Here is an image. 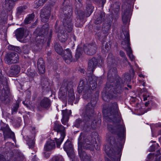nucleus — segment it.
I'll list each match as a JSON object with an SVG mask.
<instances>
[{
  "mask_svg": "<svg viewBox=\"0 0 161 161\" xmlns=\"http://www.w3.org/2000/svg\"><path fill=\"white\" fill-rule=\"evenodd\" d=\"M89 82L90 87L92 90L95 89L97 86V82L95 78H93L92 76H90L88 78Z\"/></svg>",
  "mask_w": 161,
  "mask_h": 161,
  "instance_id": "nucleus-27",
  "label": "nucleus"
},
{
  "mask_svg": "<svg viewBox=\"0 0 161 161\" xmlns=\"http://www.w3.org/2000/svg\"><path fill=\"white\" fill-rule=\"evenodd\" d=\"M39 65L41 66L44 65V63L43 58H39L37 61V66Z\"/></svg>",
  "mask_w": 161,
  "mask_h": 161,
  "instance_id": "nucleus-46",
  "label": "nucleus"
},
{
  "mask_svg": "<svg viewBox=\"0 0 161 161\" xmlns=\"http://www.w3.org/2000/svg\"><path fill=\"white\" fill-rule=\"evenodd\" d=\"M130 43L128 42L127 44V47H123V48L126 50L127 55L132 53V51L130 46Z\"/></svg>",
  "mask_w": 161,
  "mask_h": 161,
  "instance_id": "nucleus-39",
  "label": "nucleus"
},
{
  "mask_svg": "<svg viewBox=\"0 0 161 161\" xmlns=\"http://www.w3.org/2000/svg\"><path fill=\"white\" fill-rule=\"evenodd\" d=\"M55 161H64V159L61 157H56L55 159Z\"/></svg>",
  "mask_w": 161,
  "mask_h": 161,
  "instance_id": "nucleus-53",
  "label": "nucleus"
},
{
  "mask_svg": "<svg viewBox=\"0 0 161 161\" xmlns=\"http://www.w3.org/2000/svg\"><path fill=\"white\" fill-rule=\"evenodd\" d=\"M123 79L124 80V82L127 83L129 82L131 80V77L129 73L125 74L124 75Z\"/></svg>",
  "mask_w": 161,
  "mask_h": 161,
  "instance_id": "nucleus-37",
  "label": "nucleus"
},
{
  "mask_svg": "<svg viewBox=\"0 0 161 161\" xmlns=\"http://www.w3.org/2000/svg\"><path fill=\"white\" fill-rule=\"evenodd\" d=\"M127 55L129 57V58L131 61H132L134 60V57L132 53L128 54Z\"/></svg>",
  "mask_w": 161,
  "mask_h": 161,
  "instance_id": "nucleus-55",
  "label": "nucleus"
},
{
  "mask_svg": "<svg viewBox=\"0 0 161 161\" xmlns=\"http://www.w3.org/2000/svg\"><path fill=\"white\" fill-rule=\"evenodd\" d=\"M69 101L71 102H72L75 99V96L73 90H71V91H69Z\"/></svg>",
  "mask_w": 161,
  "mask_h": 161,
  "instance_id": "nucleus-36",
  "label": "nucleus"
},
{
  "mask_svg": "<svg viewBox=\"0 0 161 161\" xmlns=\"http://www.w3.org/2000/svg\"><path fill=\"white\" fill-rule=\"evenodd\" d=\"M69 0H64L62 3L63 23L65 30L70 32L72 29L73 24L72 23V9L69 5Z\"/></svg>",
  "mask_w": 161,
  "mask_h": 161,
  "instance_id": "nucleus-3",
  "label": "nucleus"
},
{
  "mask_svg": "<svg viewBox=\"0 0 161 161\" xmlns=\"http://www.w3.org/2000/svg\"><path fill=\"white\" fill-rule=\"evenodd\" d=\"M56 51L59 54H62V49L61 48H55Z\"/></svg>",
  "mask_w": 161,
  "mask_h": 161,
  "instance_id": "nucleus-54",
  "label": "nucleus"
},
{
  "mask_svg": "<svg viewBox=\"0 0 161 161\" xmlns=\"http://www.w3.org/2000/svg\"><path fill=\"white\" fill-rule=\"evenodd\" d=\"M18 60V54L13 52L7 53L5 57V60L8 64L17 63Z\"/></svg>",
  "mask_w": 161,
  "mask_h": 161,
  "instance_id": "nucleus-10",
  "label": "nucleus"
},
{
  "mask_svg": "<svg viewBox=\"0 0 161 161\" xmlns=\"http://www.w3.org/2000/svg\"><path fill=\"white\" fill-rule=\"evenodd\" d=\"M26 6H21L17 8V11L16 15L17 16H19L21 14L24 12L25 10L27 8Z\"/></svg>",
  "mask_w": 161,
  "mask_h": 161,
  "instance_id": "nucleus-32",
  "label": "nucleus"
},
{
  "mask_svg": "<svg viewBox=\"0 0 161 161\" xmlns=\"http://www.w3.org/2000/svg\"><path fill=\"white\" fill-rule=\"evenodd\" d=\"M50 13V10L49 8H43L41 10L40 17L42 22H47L48 20Z\"/></svg>",
  "mask_w": 161,
  "mask_h": 161,
  "instance_id": "nucleus-15",
  "label": "nucleus"
},
{
  "mask_svg": "<svg viewBox=\"0 0 161 161\" xmlns=\"http://www.w3.org/2000/svg\"><path fill=\"white\" fill-rule=\"evenodd\" d=\"M39 72L40 74H43L45 73V65H42V66L39 65L37 66Z\"/></svg>",
  "mask_w": 161,
  "mask_h": 161,
  "instance_id": "nucleus-41",
  "label": "nucleus"
},
{
  "mask_svg": "<svg viewBox=\"0 0 161 161\" xmlns=\"http://www.w3.org/2000/svg\"><path fill=\"white\" fill-rule=\"evenodd\" d=\"M143 100L144 101H146L147 100V97L146 95H143ZM149 96H148L147 97H149Z\"/></svg>",
  "mask_w": 161,
  "mask_h": 161,
  "instance_id": "nucleus-59",
  "label": "nucleus"
},
{
  "mask_svg": "<svg viewBox=\"0 0 161 161\" xmlns=\"http://www.w3.org/2000/svg\"><path fill=\"white\" fill-rule=\"evenodd\" d=\"M103 49L104 51L106 52L108 51L109 49V46L107 42L103 43Z\"/></svg>",
  "mask_w": 161,
  "mask_h": 161,
  "instance_id": "nucleus-42",
  "label": "nucleus"
},
{
  "mask_svg": "<svg viewBox=\"0 0 161 161\" xmlns=\"http://www.w3.org/2000/svg\"><path fill=\"white\" fill-rule=\"evenodd\" d=\"M27 48V47L26 46H24L23 47V50L24 51V53H28V49H27L26 51H25V49Z\"/></svg>",
  "mask_w": 161,
  "mask_h": 161,
  "instance_id": "nucleus-57",
  "label": "nucleus"
},
{
  "mask_svg": "<svg viewBox=\"0 0 161 161\" xmlns=\"http://www.w3.org/2000/svg\"><path fill=\"white\" fill-rule=\"evenodd\" d=\"M130 11L127 10L122 15V20L124 24H125L129 20Z\"/></svg>",
  "mask_w": 161,
  "mask_h": 161,
  "instance_id": "nucleus-29",
  "label": "nucleus"
},
{
  "mask_svg": "<svg viewBox=\"0 0 161 161\" xmlns=\"http://www.w3.org/2000/svg\"><path fill=\"white\" fill-rule=\"evenodd\" d=\"M78 2L76 4L75 7L77 11H79L78 9H79L81 7H82V4L81 3V1H78Z\"/></svg>",
  "mask_w": 161,
  "mask_h": 161,
  "instance_id": "nucleus-47",
  "label": "nucleus"
},
{
  "mask_svg": "<svg viewBox=\"0 0 161 161\" xmlns=\"http://www.w3.org/2000/svg\"><path fill=\"white\" fill-rule=\"evenodd\" d=\"M84 82L83 80L80 81L79 86L77 88V91L79 93L83 92V97L84 98L87 99L88 97L90 96L91 93V90L88 85H84Z\"/></svg>",
  "mask_w": 161,
  "mask_h": 161,
  "instance_id": "nucleus-9",
  "label": "nucleus"
},
{
  "mask_svg": "<svg viewBox=\"0 0 161 161\" xmlns=\"http://www.w3.org/2000/svg\"><path fill=\"white\" fill-rule=\"evenodd\" d=\"M97 64V59L95 58H92L89 60L88 62L87 69L88 73L91 75L93 74Z\"/></svg>",
  "mask_w": 161,
  "mask_h": 161,
  "instance_id": "nucleus-12",
  "label": "nucleus"
},
{
  "mask_svg": "<svg viewBox=\"0 0 161 161\" xmlns=\"http://www.w3.org/2000/svg\"><path fill=\"white\" fill-rule=\"evenodd\" d=\"M119 54L120 56L124 58V59L126 61H127V59L125 56V54L124 52L123 51H120L119 52Z\"/></svg>",
  "mask_w": 161,
  "mask_h": 161,
  "instance_id": "nucleus-48",
  "label": "nucleus"
},
{
  "mask_svg": "<svg viewBox=\"0 0 161 161\" xmlns=\"http://www.w3.org/2000/svg\"><path fill=\"white\" fill-rule=\"evenodd\" d=\"M95 103V102H93V103L91 102L84 107L82 113L83 120V121L80 118L77 119L75 121V126L77 127L86 128L90 126L94 113V108Z\"/></svg>",
  "mask_w": 161,
  "mask_h": 161,
  "instance_id": "nucleus-2",
  "label": "nucleus"
},
{
  "mask_svg": "<svg viewBox=\"0 0 161 161\" xmlns=\"http://www.w3.org/2000/svg\"><path fill=\"white\" fill-rule=\"evenodd\" d=\"M53 130L57 131L58 133H59L61 136L59 138H55L57 144V147L59 148L65 136V128L62 125L59 124L57 121H56L54 123Z\"/></svg>",
  "mask_w": 161,
  "mask_h": 161,
  "instance_id": "nucleus-6",
  "label": "nucleus"
},
{
  "mask_svg": "<svg viewBox=\"0 0 161 161\" xmlns=\"http://www.w3.org/2000/svg\"><path fill=\"white\" fill-rule=\"evenodd\" d=\"M103 33L104 34L105 37H106L108 34V31L109 30H107L106 29H102Z\"/></svg>",
  "mask_w": 161,
  "mask_h": 161,
  "instance_id": "nucleus-52",
  "label": "nucleus"
},
{
  "mask_svg": "<svg viewBox=\"0 0 161 161\" xmlns=\"http://www.w3.org/2000/svg\"><path fill=\"white\" fill-rule=\"evenodd\" d=\"M40 106L44 108H48L51 105L50 100L47 97H44L41 101L40 103Z\"/></svg>",
  "mask_w": 161,
  "mask_h": 161,
  "instance_id": "nucleus-23",
  "label": "nucleus"
},
{
  "mask_svg": "<svg viewBox=\"0 0 161 161\" xmlns=\"http://www.w3.org/2000/svg\"><path fill=\"white\" fill-rule=\"evenodd\" d=\"M0 161H6L4 156L1 154H0Z\"/></svg>",
  "mask_w": 161,
  "mask_h": 161,
  "instance_id": "nucleus-56",
  "label": "nucleus"
},
{
  "mask_svg": "<svg viewBox=\"0 0 161 161\" xmlns=\"http://www.w3.org/2000/svg\"><path fill=\"white\" fill-rule=\"evenodd\" d=\"M34 17V15L33 14H29L28 17L25 20V24H28L31 22Z\"/></svg>",
  "mask_w": 161,
  "mask_h": 161,
  "instance_id": "nucleus-33",
  "label": "nucleus"
},
{
  "mask_svg": "<svg viewBox=\"0 0 161 161\" xmlns=\"http://www.w3.org/2000/svg\"><path fill=\"white\" fill-rule=\"evenodd\" d=\"M46 41L47 39L45 38L43 36H38L36 38V42L38 45L39 44L42 45L46 42Z\"/></svg>",
  "mask_w": 161,
  "mask_h": 161,
  "instance_id": "nucleus-28",
  "label": "nucleus"
},
{
  "mask_svg": "<svg viewBox=\"0 0 161 161\" xmlns=\"http://www.w3.org/2000/svg\"><path fill=\"white\" fill-rule=\"evenodd\" d=\"M41 84L42 87L44 88H45V86H46V87H47V86L48 84V83L46 79H44V80H42Z\"/></svg>",
  "mask_w": 161,
  "mask_h": 161,
  "instance_id": "nucleus-44",
  "label": "nucleus"
},
{
  "mask_svg": "<svg viewBox=\"0 0 161 161\" xmlns=\"http://www.w3.org/2000/svg\"><path fill=\"white\" fill-rule=\"evenodd\" d=\"M71 113L70 110L65 109L62 110L63 118L61 119V121L63 125H67V126H68L67 122L68 121L69 116Z\"/></svg>",
  "mask_w": 161,
  "mask_h": 161,
  "instance_id": "nucleus-18",
  "label": "nucleus"
},
{
  "mask_svg": "<svg viewBox=\"0 0 161 161\" xmlns=\"http://www.w3.org/2000/svg\"><path fill=\"white\" fill-rule=\"evenodd\" d=\"M155 150V147L153 146H152L150 147V151L153 152Z\"/></svg>",
  "mask_w": 161,
  "mask_h": 161,
  "instance_id": "nucleus-58",
  "label": "nucleus"
},
{
  "mask_svg": "<svg viewBox=\"0 0 161 161\" xmlns=\"http://www.w3.org/2000/svg\"><path fill=\"white\" fill-rule=\"evenodd\" d=\"M149 103V102H146L145 104V106L146 107L147 106Z\"/></svg>",
  "mask_w": 161,
  "mask_h": 161,
  "instance_id": "nucleus-64",
  "label": "nucleus"
},
{
  "mask_svg": "<svg viewBox=\"0 0 161 161\" xmlns=\"http://www.w3.org/2000/svg\"><path fill=\"white\" fill-rule=\"evenodd\" d=\"M96 144V142L94 141V139H92V138H85L83 136H80L78 139V147L82 149V147L85 149H88L91 150H93L95 147V144Z\"/></svg>",
  "mask_w": 161,
  "mask_h": 161,
  "instance_id": "nucleus-5",
  "label": "nucleus"
},
{
  "mask_svg": "<svg viewBox=\"0 0 161 161\" xmlns=\"http://www.w3.org/2000/svg\"><path fill=\"white\" fill-rule=\"evenodd\" d=\"M83 53V51L82 48L78 47L77 49L75 55V57L77 59L81 56Z\"/></svg>",
  "mask_w": 161,
  "mask_h": 161,
  "instance_id": "nucleus-34",
  "label": "nucleus"
},
{
  "mask_svg": "<svg viewBox=\"0 0 161 161\" xmlns=\"http://www.w3.org/2000/svg\"><path fill=\"white\" fill-rule=\"evenodd\" d=\"M157 153L156 154V156H157L160 154V150H157Z\"/></svg>",
  "mask_w": 161,
  "mask_h": 161,
  "instance_id": "nucleus-60",
  "label": "nucleus"
},
{
  "mask_svg": "<svg viewBox=\"0 0 161 161\" xmlns=\"http://www.w3.org/2000/svg\"><path fill=\"white\" fill-rule=\"evenodd\" d=\"M111 25V23L110 21L108 22H105L103 23V26L102 29H106L107 30H109L110 29Z\"/></svg>",
  "mask_w": 161,
  "mask_h": 161,
  "instance_id": "nucleus-38",
  "label": "nucleus"
},
{
  "mask_svg": "<svg viewBox=\"0 0 161 161\" xmlns=\"http://www.w3.org/2000/svg\"><path fill=\"white\" fill-rule=\"evenodd\" d=\"M8 48L9 50L14 51L19 53H20L21 52L20 48L19 47L12 45H9Z\"/></svg>",
  "mask_w": 161,
  "mask_h": 161,
  "instance_id": "nucleus-35",
  "label": "nucleus"
},
{
  "mask_svg": "<svg viewBox=\"0 0 161 161\" xmlns=\"http://www.w3.org/2000/svg\"><path fill=\"white\" fill-rule=\"evenodd\" d=\"M0 90L2 91L3 93L0 96L1 101L5 104H9L12 98L10 93L8 84L3 86L0 85Z\"/></svg>",
  "mask_w": 161,
  "mask_h": 161,
  "instance_id": "nucleus-7",
  "label": "nucleus"
},
{
  "mask_svg": "<svg viewBox=\"0 0 161 161\" xmlns=\"http://www.w3.org/2000/svg\"><path fill=\"white\" fill-rule=\"evenodd\" d=\"M112 7L113 8V9H114V10H115L116 12L119 11L120 7L118 5V3H117L114 4L113 5Z\"/></svg>",
  "mask_w": 161,
  "mask_h": 161,
  "instance_id": "nucleus-45",
  "label": "nucleus"
},
{
  "mask_svg": "<svg viewBox=\"0 0 161 161\" xmlns=\"http://www.w3.org/2000/svg\"><path fill=\"white\" fill-rule=\"evenodd\" d=\"M155 161H160V157H156L155 158Z\"/></svg>",
  "mask_w": 161,
  "mask_h": 161,
  "instance_id": "nucleus-61",
  "label": "nucleus"
},
{
  "mask_svg": "<svg viewBox=\"0 0 161 161\" xmlns=\"http://www.w3.org/2000/svg\"><path fill=\"white\" fill-rule=\"evenodd\" d=\"M78 150L79 156L83 161H91V157L87 155L82 149L79 147Z\"/></svg>",
  "mask_w": 161,
  "mask_h": 161,
  "instance_id": "nucleus-22",
  "label": "nucleus"
},
{
  "mask_svg": "<svg viewBox=\"0 0 161 161\" xmlns=\"http://www.w3.org/2000/svg\"><path fill=\"white\" fill-rule=\"evenodd\" d=\"M0 126L1 130L3 132L4 138L5 140L9 138H14V134L9 129L8 125L2 122L0 123Z\"/></svg>",
  "mask_w": 161,
  "mask_h": 161,
  "instance_id": "nucleus-8",
  "label": "nucleus"
},
{
  "mask_svg": "<svg viewBox=\"0 0 161 161\" xmlns=\"http://www.w3.org/2000/svg\"><path fill=\"white\" fill-rule=\"evenodd\" d=\"M105 19V13L103 12H101L97 15L95 20V23L96 24H100L103 22Z\"/></svg>",
  "mask_w": 161,
  "mask_h": 161,
  "instance_id": "nucleus-25",
  "label": "nucleus"
},
{
  "mask_svg": "<svg viewBox=\"0 0 161 161\" xmlns=\"http://www.w3.org/2000/svg\"><path fill=\"white\" fill-rule=\"evenodd\" d=\"M20 70V67L18 65H12L8 73V75L11 77L16 76L19 73Z\"/></svg>",
  "mask_w": 161,
  "mask_h": 161,
  "instance_id": "nucleus-16",
  "label": "nucleus"
},
{
  "mask_svg": "<svg viewBox=\"0 0 161 161\" xmlns=\"http://www.w3.org/2000/svg\"><path fill=\"white\" fill-rule=\"evenodd\" d=\"M44 3L41 0H39L36 2L34 5V8H38L40 6L42 5Z\"/></svg>",
  "mask_w": 161,
  "mask_h": 161,
  "instance_id": "nucleus-43",
  "label": "nucleus"
},
{
  "mask_svg": "<svg viewBox=\"0 0 161 161\" xmlns=\"http://www.w3.org/2000/svg\"><path fill=\"white\" fill-rule=\"evenodd\" d=\"M44 154L45 156L47 158L49 156V155L48 154H46V153L45 152L44 153Z\"/></svg>",
  "mask_w": 161,
  "mask_h": 161,
  "instance_id": "nucleus-62",
  "label": "nucleus"
},
{
  "mask_svg": "<svg viewBox=\"0 0 161 161\" xmlns=\"http://www.w3.org/2000/svg\"><path fill=\"white\" fill-rule=\"evenodd\" d=\"M78 27H81V26H82V24H80L79 25L78 24H77V23H76L75 24Z\"/></svg>",
  "mask_w": 161,
  "mask_h": 161,
  "instance_id": "nucleus-63",
  "label": "nucleus"
},
{
  "mask_svg": "<svg viewBox=\"0 0 161 161\" xmlns=\"http://www.w3.org/2000/svg\"><path fill=\"white\" fill-rule=\"evenodd\" d=\"M109 88H108L106 87L105 88V92H103L102 93V98L104 101H109V99L112 97L113 95V93L111 92V90H112V89L109 90Z\"/></svg>",
  "mask_w": 161,
  "mask_h": 161,
  "instance_id": "nucleus-21",
  "label": "nucleus"
},
{
  "mask_svg": "<svg viewBox=\"0 0 161 161\" xmlns=\"http://www.w3.org/2000/svg\"><path fill=\"white\" fill-rule=\"evenodd\" d=\"M19 101H17L15 105L13 107L12 109V114L16 113L17 112L18 108L19 107Z\"/></svg>",
  "mask_w": 161,
  "mask_h": 161,
  "instance_id": "nucleus-40",
  "label": "nucleus"
},
{
  "mask_svg": "<svg viewBox=\"0 0 161 161\" xmlns=\"http://www.w3.org/2000/svg\"><path fill=\"white\" fill-rule=\"evenodd\" d=\"M55 148V142L53 141H49L46 142L44 147V149L45 151H49L53 150Z\"/></svg>",
  "mask_w": 161,
  "mask_h": 161,
  "instance_id": "nucleus-24",
  "label": "nucleus"
},
{
  "mask_svg": "<svg viewBox=\"0 0 161 161\" xmlns=\"http://www.w3.org/2000/svg\"><path fill=\"white\" fill-rule=\"evenodd\" d=\"M28 144L29 148H32L34 146V143L33 141L31 140L29 141Z\"/></svg>",
  "mask_w": 161,
  "mask_h": 161,
  "instance_id": "nucleus-51",
  "label": "nucleus"
},
{
  "mask_svg": "<svg viewBox=\"0 0 161 161\" xmlns=\"http://www.w3.org/2000/svg\"><path fill=\"white\" fill-rule=\"evenodd\" d=\"M62 57L65 61L67 64L70 63L72 60V52L69 49H67L63 52Z\"/></svg>",
  "mask_w": 161,
  "mask_h": 161,
  "instance_id": "nucleus-17",
  "label": "nucleus"
},
{
  "mask_svg": "<svg viewBox=\"0 0 161 161\" xmlns=\"http://www.w3.org/2000/svg\"><path fill=\"white\" fill-rule=\"evenodd\" d=\"M117 69L116 68H114L113 69H110L108 73V78L110 82H111L112 84V89L111 90V92H113L112 93L113 94H120L122 92L123 90V87L124 85V82L123 81H120L121 79L118 76L116 77V79L113 81L112 79L113 76L115 75L116 73Z\"/></svg>",
  "mask_w": 161,
  "mask_h": 161,
  "instance_id": "nucleus-4",
  "label": "nucleus"
},
{
  "mask_svg": "<svg viewBox=\"0 0 161 161\" xmlns=\"http://www.w3.org/2000/svg\"><path fill=\"white\" fill-rule=\"evenodd\" d=\"M119 109L117 103L108 104L107 108L103 109L104 119L107 122L108 130L112 134L118 136L119 140L116 142L115 138L113 136L108 137L109 142L112 149L108 148L105 150L108 156L114 161H120L121 149L123 147L125 130L124 125L121 121V118L119 113Z\"/></svg>",
  "mask_w": 161,
  "mask_h": 161,
  "instance_id": "nucleus-1",
  "label": "nucleus"
},
{
  "mask_svg": "<svg viewBox=\"0 0 161 161\" xmlns=\"http://www.w3.org/2000/svg\"><path fill=\"white\" fill-rule=\"evenodd\" d=\"M94 7L90 2V0H87L85 10V15L86 17H89L93 12Z\"/></svg>",
  "mask_w": 161,
  "mask_h": 161,
  "instance_id": "nucleus-19",
  "label": "nucleus"
},
{
  "mask_svg": "<svg viewBox=\"0 0 161 161\" xmlns=\"http://www.w3.org/2000/svg\"><path fill=\"white\" fill-rule=\"evenodd\" d=\"M63 148L70 158L73 159L75 158V154L70 141L69 140L67 141L64 143Z\"/></svg>",
  "mask_w": 161,
  "mask_h": 161,
  "instance_id": "nucleus-11",
  "label": "nucleus"
},
{
  "mask_svg": "<svg viewBox=\"0 0 161 161\" xmlns=\"http://www.w3.org/2000/svg\"><path fill=\"white\" fill-rule=\"evenodd\" d=\"M154 157V154L153 153H150L147 157V158L149 161L152 160Z\"/></svg>",
  "mask_w": 161,
  "mask_h": 161,
  "instance_id": "nucleus-50",
  "label": "nucleus"
},
{
  "mask_svg": "<svg viewBox=\"0 0 161 161\" xmlns=\"http://www.w3.org/2000/svg\"><path fill=\"white\" fill-rule=\"evenodd\" d=\"M63 87H65L66 90L69 91L73 90V83L71 81H69L64 83V85L62 86Z\"/></svg>",
  "mask_w": 161,
  "mask_h": 161,
  "instance_id": "nucleus-31",
  "label": "nucleus"
},
{
  "mask_svg": "<svg viewBox=\"0 0 161 161\" xmlns=\"http://www.w3.org/2000/svg\"><path fill=\"white\" fill-rule=\"evenodd\" d=\"M29 31L28 30H24L23 28H21L17 29L16 31V36L17 39L19 41L23 37L26 38L29 35Z\"/></svg>",
  "mask_w": 161,
  "mask_h": 161,
  "instance_id": "nucleus-13",
  "label": "nucleus"
},
{
  "mask_svg": "<svg viewBox=\"0 0 161 161\" xmlns=\"http://www.w3.org/2000/svg\"><path fill=\"white\" fill-rule=\"evenodd\" d=\"M123 34L124 35L123 36L122 35L121 36V37L124 41L121 42V45H122V47H127V44L128 42L130 43V38H129V34L128 30L127 29L125 31H123Z\"/></svg>",
  "mask_w": 161,
  "mask_h": 161,
  "instance_id": "nucleus-20",
  "label": "nucleus"
},
{
  "mask_svg": "<svg viewBox=\"0 0 161 161\" xmlns=\"http://www.w3.org/2000/svg\"><path fill=\"white\" fill-rule=\"evenodd\" d=\"M59 40L62 42H65L68 37V34L64 31H60L58 34Z\"/></svg>",
  "mask_w": 161,
  "mask_h": 161,
  "instance_id": "nucleus-26",
  "label": "nucleus"
},
{
  "mask_svg": "<svg viewBox=\"0 0 161 161\" xmlns=\"http://www.w3.org/2000/svg\"><path fill=\"white\" fill-rule=\"evenodd\" d=\"M93 1L96 4L99 3L101 2H102V4L103 6L105 3V0H93Z\"/></svg>",
  "mask_w": 161,
  "mask_h": 161,
  "instance_id": "nucleus-49",
  "label": "nucleus"
},
{
  "mask_svg": "<svg viewBox=\"0 0 161 161\" xmlns=\"http://www.w3.org/2000/svg\"><path fill=\"white\" fill-rule=\"evenodd\" d=\"M78 13V16L77 18V23L78 22H80V23L82 22L83 19L85 17V14L84 12L80 10H79L77 11Z\"/></svg>",
  "mask_w": 161,
  "mask_h": 161,
  "instance_id": "nucleus-30",
  "label": "nucleus"
},
{
  "mask_svg": "<svg viewBox=\"0 0 161 161\" xmlns=\"http://www.w3.org/2000/svg\"><path fill=\"white\" fill-rule=\"evenodd\" d=\"M96 49L97 46L95 44H88L84 47V51L88 55H93L96 53Z\"/></svg>",
  "mask_w": 161,
  "mask_h": 161,
  "instance_id": "nucleus-14",
  "label": "nucleus"
}]
</instances>
